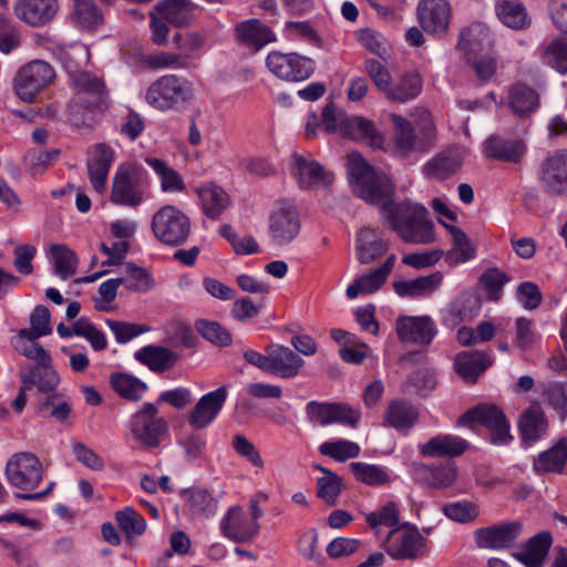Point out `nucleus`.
<instances>
[{
  "label": "nucleus",
  "instance_id": "nucleus-27",
  "mask_svg": "<svg viewBox=\"0 0 567 567\" xmlns=\"http://www.w3.org/2000/svg\"><path fill=\"white\" fill-rule=\"evenodd\" d=\"M389 250V245L381 237L379 228L363 227L355 240V256L360 264L368 265L381 258Z\"/></svg>",
  "mask_w": 567,
  "mask_h": 567
},
{
  "label": "nucleus",
  "instance_id": "nucleus-42",
  "mask_svg": "<svg viewBox=\"0 0 567 567\" xmlns=\"http://www.w3.org/2000/svg\"><path fill=\"white\" fill-rule=\"evenodd\" d=\"M509 106L519 116L535 112L539 105V95L525 83H515L508 93Z\"/></svg>",
  "mask_w": 567,
  "mask_h": 567
},
{
  "label": "nucleus",
  "instance_id": "nucleus-5",
  "mask_svg": "<svg viewBox=\"0 0 567 567\" xmlns=\"http://www.w3.org/2000/svg\"><path fill=\"white\" fill-rule=\"evenodd\" d=\"M391 121L394 126V141L396 151L403 156L411 153L414 148L426 150L432 145L435 137V126L429 112H423L419 126L420 136L416 137L411 123L401 115L391 114Z\"/></svg>",
  "mask_w": 567,
  "mask_h": 567
},
{
  "label": "nucleus",
  "instance_id": "nucleus-8",
  "mask_svg": "<svg viewBox=\"0 0 567 567\" xmlns=\"http://www.w3.org/2000/svg\"><path fill=\"white\" fill-rule=\"evenodd\" d=\"M157 414L158 410L153 403H145L130 421L133 437L145 449L157 447L167 431L166 421Z\"/></svg>",
  "mask_w": 567,
  "mask_h": 567
},
{
  "label": "nucleus",
  "instance_id": "nucleus-44",
  "mask_svg": "<svg viewBox=\"0 0 567 567\" xmlns=\"http://www.w3.org/2000/svg\"><path fill=\"white\" fill-rule=\"evenodd\" d=\"M422 86L423 81L420 74L406 72L395 84H390L384 94L391 101L404 103L419 96Z\"/></svg>",
  "mask_w": 567,
  "mask_h": 567
},
{
  "label": "nucleus",
  "instance_id": "nucleus-51",
  "mask_svg": "<svg viewBox=\"0 0 567 567\" xmlns=\"http://www.w3.org/2000/svg\"><path fill=\"white\" fill-rule=\"evenodd\" d=\"M103 106L71 99L68 104V121L78 130L91 128L95 122V112L102 110Z\"/></svg>",
  "mask_w": 567,
  "mask_h": 567
},
{
  "label": "nucleus",
  "instance_id": "nucleus-60",
  "mask_svg": "<svg viewBox=\"0 0 567 567\" xmlns=\"http://www.w3.org/2000/svg\"><path fill=\"white\" fill-rule=\"evenodd\" d=\"M127 278L124 279L125 287L131 291L146 292L151 290L155 282L146 269L136 266L135 264L126 265Z\"/></svg>",
  "mask_w": 567,
  "mask_h": 567
},
{
  "label": "nucleus",
  "instance_id": "nucleus-7",
  "mask_svg": "<svg viewBox=\"0 0 567 567\" xmlns=\"http://www.w3.org/2000/svg\"><path fill=\"white\" fill-rule=\"evenodd\" d=\"M266 66L276 78L289 82H301L315 72V61L296 52L271 51L266 58Z\"/></svg>",
  "mask_w": 567,
  "mask_h": 567
},
{
  "label": "nucleus",
  "instance_id": "nucleus-16",
  "mask_svg": "<svg viewBox=\"0 0 567 567\" xmlns=\"http://www.w3.org/2000/svg\"><path fill=\"white\" fill-rule=\"evenodd\" d=\"M70 87L73 90L72 99L92 105H104L107 100V90L104 82L91 72L80 71L70 74Z\"/></svg>",
  "mask_w": 567,
  "mask_h": 567
},
{
  "label": "nucleus",
  "instance_id": "nucleus-45",
  "mask_svg": "<svg viewBox=\"0 0 567 567\" xmlns=\"http://www.w3.org/2000/svg\"><path fill=\"white\" fill-rule=\"evenodd\" d=\"M315 467L323 474L321 477L317 478V496L327 505L334 506L339 495L344 488L342 477L319 464Z\"/></svg>",
  "mask_w": 567,
  "mask_h": 567
},
{
  "label": "nucleus",
  "instance_id": "nucleus-20",
  "mask_svg": "<svg viewBox=\"0 0 567 567\" xmlns=\"http://www.w3.org/2000/svg\"><path fill=\"white\" fill-rule=\"evenodd\" d=\"M16 16L31 27H43L51 22L59 11L58 0H18Z\"/></svg>",
  "mask_w": 567,
  "mask_h": 567
},
{
  "label": "nucleus",
  "instance_id": "nucleus-41",
  "mask_svg": "<svg viewBox=\"0 0 567 567\" xmlns=\"http://www.w3.org/2000/svg\"><path fill=\"white\" fill-rule=\"evenodd\" d=\"M340 132L353 140L367 141L373 147H381L383 142L373 123L360 116L342 120Z\"/></svg>",
  "mask_w": 567,
  "mask_h": 567
},
{
  "label": "nucleus",
  "instance_id": "nucleus-43",
  "mask_svg": "<svg viewBox=\"0 0 567 567\" xmlns=\"http://www.w3.org/2000/svg\"><path fill=\"white\" fill-rule=\"evenodd\" d=\"M567 462V439H560L553 447L542 452L534 461L537 473H560Z\"/></svg>",
  "mask_w": 567,
  "mask_h": 567
},
{
  "label": "nucleus",
  "instance_id": "nucleus-12",
  "mask_svg": "<svg viewBox=\"0 0 567 567\" xmlns=\"http://www.w3.org/2000/svg\"><path fill=\"white\" fill-rule=\"evenodd\" d=\"M539 183L553 196H567V151L548 154L539 166Z\"/></svg>",
  "mask_w": 567,
  "mask_h": 567
},
{
  "label": "nucleus",
  "instance_id": "nucleus-59",
  "mask_svg": "<svg viewBox=\"0 0 567 567\" xmlns=\"http://www.w3.org/2000/svg\"><path fill=\"white\" fill-rule=\"evenodd\" d=\"M509 281V277L498 268H488L480 277V284L485 289L488 299L498 301L503 293V287Z\"/></svg>",
  "mask_w": 567,
  "mask_h": 567
},
{
  "label": "nucleus",
  "instance_id": "nucleus-9",
  "mask_svg": "<svg viewBox=\"0 0 567 567\" xmlns=\"http://www.w3.org/2000/svg\"><path fill=\"white\" fill-rule=\"evenodd\" d=\"M383 547L393 559H415L424 555L426 540L415 526L404 524L389 533Z\"/></svg>",
  "mask_w": 567,
  "mask_h": 567
},
{
  "label": "nucleus",
  "instance_id": "nucleus-40",
  "mask_svg": "<svg viewBox=\"0 0 567 567\" xmlns=\"http://www.w3.org/2000/svg\"><path fill=\"white\" fill-rule=\"evenodd\" d=\"M71 19L87 31L97 30L104 22L103 12L93 0H73Z\"/></svg>",
  "mask_w": 567,
  "mask_h": 567
},
{
  "label": "nucleus",
  "instance_id": "nucleus-53",
  "mask_svg": "<svg viewBox=\"0 0 567 567\" xmlns=\"http://www.w3.org/2000/svg\"><path fill=\"white\" fill-rule=\"evenodd\" d=\"M54 274L65 280L76 272L78 257L65 245H53L51 247Z\"/></svg>",
  "mask_w": 567,
  "mask_h": 567
},
{
  "label": "nucleus",
  "instance_id": "nucleus-11",
  "mask_svg": "<svg viewBox=\"0 0 567 567\" xmlns=\"http://www.w3.org/2000/svg\"><path fill=\"white\" fill-rule=\"evenodd\" d=\"M54 78V70L44 61L35 60L22 66L16 79L14 89L24 102H33L35 95Z\"/></svg>",
  "mask_w": 567,
  "mask_h": 567
},
{
  "label": "nucleus",
  "instance_id": "nucleus-63",
  "mask_svg": "<svg viewBox=\"0 0 567 567\" xmlns=\"http://www.w3.org/2000/svg\"><path fill=\"white\" fill-rule=\"evenodd\" d=\"M443 512L449 518L458 523L472 522L480 515L478 506L471 502L446 504L443 507Z\"/></svg>",
  "mask_w": 567,
  "mask_h": 567
},
{
  "label": "nucleus",
  "instance_id": "nucleus-31",
  "mask_svg": "<svg viewBox=\"0 0 567 567\" xmlns=\"http://www.w3.org/2000/svg\"><path fill=\"white\" fill-rule=\"evenodd\" d=\"M492 364V358L482 351H463L455 357V372L467 382L477 378Z\"/></svg>",
  "mask_w": 567,
  "mask_h": 567
},
{
  "label": "nucleus",
  "instance_id": "nucleus-2",
  "mask_svg": "<svg viewBox=\"0 0 567 567\" xmlns=\"http://www.w3.org/2000/svg\"><path fill=\"white\" fill-rule=\"evenodd\" d=\"M148 186V173L142 165L123 163L113 176L110 200L118 206L135 208L146 198Z\"/></svg>",
  "mask_w": 567,
  "mask_h": 567
},
{
  "label": "nucleus",
  "instance_id": "nucleus-49",
  "mask_svg": "<svg viewBox=\"0 0 567 567\" xmlns=\"http://www.w3.org/2000/svg\"><path fill=\"white\" fill-rule=\"evenodd\" d=\"M354 478L369 486H381L391 482L388 470L382 465L353 462L349 465Z\"/></svg>",
  "mask_w": 567,
  "mask_h": 567
},
{
  "label": "nucleus",
  "instance_id": "nucleus-3",
  "mask_svg": "<svg viewBox=\"0 0 567 567\" xmlns=\"http://www.w3.org/2000/svg\"><path fill=\"white\" fill-rule=\"evenodd\" d=\"M195 97L193 82L184 76L166 74L147 89L145 100L154 109L166 112L181 110Z\"/></svg>",
  "mask_w": 567,
  "mask_h": 567
},
{
  "label": "nucleus",
  "instance_id": "nucleus-4",
  "mask_svg": "<svg viewBox=\"0 0 567 567\" xmlns=\"http://www.w3.org/2000/svg\"><path fill=\"white\" fill-rule=\"evenodd\" d=\"M151 228L161 244L176 247L187 241L192 225L183 210L173 205H165L154 213Z\"/></svg>",
  "mask_w": 567,
  "mask_h": 567
},
{
  "label": "nucleus",
  "instance_id": "nucleus-36",
  "mask_svg": "<svg viewBox=\"0 0 567 567\" xmlns=\"http://www.w3.org/2000/svg\"><path fill=\"white\" fill-rule=\"evenodd\" d=\"M196 192L203 213L210 219H217L229 205L228 194L214 183H206Z\"/></svg>",
  "mask_w": 567,
  "mask_h": 567
},
{
  "label": "nucleus",
  "instance_id": "nucleus-50",
  "mask_svg": "<svg viewBox=\"0 0 567 567\" xmlns=\"http://www.w3.org/2000/svg\"><path fill=\"white\" fill-rule=\"evenodd\" d=\"M145 162L159 177L163 192L178 193L185 189V184L179 173L169 167L164 161L155 157H147Z\"/></svg>",
  "mask_w": 567,
  "mask_h": 567
},
{
  "label": "nucleus",
  "instance_id": "nucleus-34",
  "mask_svg": "<svg viewBox=\"0 0 567 567\" xmlns=\"http://www.w3.org/2000/svg\"><path fill=\"white\" fill-rule=\"evenodd\" d=\"M196 8L190 0H164L155 7L158 16L175 27L188 25L194 19Z\"/></svg>",
  "mask_w": 567,
  "mask_h": 567
},
{
  "label": "nucleus",
  "instance_id": "nucleus-39",
  "mask_svg": "<svg viewBox=\"0 0 567 567\" xmlns=\"http://www.w3.org/2000/svg\"><path fill=\"white\" fill-rule=\"evenodd\" d=\"M461 166L462 161L458 153L446 150L429 161L424 166V172L429 178L444 181L454 175Z\"/></svg>",
  "mask_w": 567,
  "mask_h": 567
},
{
  "label": "nucleus",
  "instance_id": "nucleus-14",
  "mask_svg": "<svg viewBox=\"0 0 567 567\" xmlns=\"http://www.w3.org/2000/svg\"><path fill=\"white\" fill-rule=\"evenodd\" d=\"M219 528L229 540L246 544L259 534L260 525L254 518H249L248 513L241 507L233 506L223 516Z\"/></svg>",
  "mask_w": 567,
  "mask_h": 567
},
{
  "label": "nucleus",
  "instance_id": "nucleus-33",
  "mask_svg": "<svg viewBox=\"0 0 567 567\" xmlns=\"http://www.w3.org/2000/svg\"><path fill=\"white\" fill-rule=\"evenodd\" d=\"M477 312L478 299L471 293H463L444 310L442 324L449 329H455L463 321L475 317Z\"/></svg>",
  "mask_w": 567,
  "mask_h": 567
},
{
  "label": "nucleus",
  "instance_id": "nucleus-58",
  "mask_svg": "<svg viewBox=\"0 0 567 567\" xmlns=\"http://www.w3.org/2000/svg\"><path fill=\"white\" fill-rule=\"evenodd\" d=\"M369 526L378 534L380 526L394 527L399 524V508L394 502H388L381 508L375 512H371L364 515Z\"/></svg>",
  "mask_w": 567,
  "mask_h": 567
},
{
  "label": "nucleus",
  "instance_id": "nucleus-24",
  "mask_svg": "<svg viewBox=\"0 0 567 567\" xmlns=\"http://www.w3.org/2000/svg\"><path fill=\"white\" fill-rule=\"evenodd\" d=\"M526 144L520 138H506L494 134L484 142V154L488 158L505 163H520L525 153Z\"/></svg>",
  "mask_w": 567,
  "mask_h": 567
},
{
  "label": "nucleus",
  "instance_id": "nucleus-25",
  "mask_svg": "<svg viewBox=\"0 0 567 567\" xmlns=\"http://www.w3.org/2000/svg\"><path fill=\"white\" fill-rule=\"evenodd\" d=\"M269 374L281 379L298 377L305 367V360L289 347L270 346Z\"/></svg>",
  "mask_w": 567,
  "mask_h": 567
},
{
  "label": "nucleus",
  "instance_id": "nucleus-46",
  "mask_svg": "<svg viewBox=\"0 0 567 567\" xmlns=\"http://www.w3.org/2000/svg\"><path fill=\"white\" fill-rule=\"evenodd\" d=\"M453 240V249L446 255V260L452 264H463L475 257V247L467 235L456 226L444 224Z\"/></svg>",
  "mask_w": 567,
  "mask_h": 567
},
{
  "label": "nucleus",
  "instance_id": "nucleus-17",
  "mask_svg": "<svg viewBox=\"0 0 567 567\" xmlns=\"http://www.w3.org/2000/svg\"><path fill=\"white\" fill-rule=\"evenodd\" d=\"M523 526L518 522L478 528L474 533L475 544L480 548L504 549L512 546L522 534Z\"/></svg>",
  "mask_w": 567,
  "mask_h": 567
},
{
  "label": "nucleus",
  "instance_id": "nucleus-61",
  "mask_svg": "<svg viewBox=\"0 0 567 567\" xmlns=\"http://www.w3.org/2000/svg\"><path fill=\"white\" fill-rule=\"evenodd\" d=\"M116 520L127 536H140L145 532L144 517L133 507H125L116 513Z\"/></svg>",
  "mask_w": 567,
  "mask_h": 567
},
{
  "label": "nucleus",
  "instance_id": "nucleus-37",
  "mask_svg": "<svg viewBox=\"0 0 567 567\" xmlns=\"http://www.w3.org/2000/svg\"><path fill=\"white\" fill-rule=\"evenodd\" d=\"M134 358L153 372H164L178 360L172 350L159 346H146L135 352Z\"/></svg>",
  "mask_w": 567,
  "mask_h": 567
},
{
  "label": "nucleus",
  "instance_id": "nucleus-22",
  "mask_svg": "<svg viewBox=\"0 0 567 567\" xmlns=\"http://www.w3.org/2000/svg\"><path fill=\"white\" fill-rule=\"evenodd\" d=\"M114 159L115 152L107 144L101 143L93 147L86 166L90 183L97 193L105 190L109 172Z\"/></svg>",
  "mask_w": 567,
  "mask_h": 567
},
{
  "label": "nucleus",
  "instance_id": "nucleus-23",
  "mask_svg": "<svg viewBox=\"0 0 567 567\" xmlns=\"http://www.w3.org/2000/svg\"><path fill=\"white\" fill-rule=\"evenodd\" d=\"M395 260L396 257L392 254L381 266L355 278V280L347 288V297L349 299H354L359 295H370L378 291L392 272Z\"/></svg>",
  "mask_w": 567,
  "mask_h": 567
},
{
  "label": "nucleus",
  "instance_id": "nucleus-57",
  "mask_svg": "<svg viewBox=\"0 0 567 567\" xmlns=\"http://www.w3.org/2000/svg\"><path fill=\"white\" fill-rule=\"evenodd\" d=\"M319 452L329 456L338 462H346L349 458H354L360 455V446L351 441L337 440L332 442H324L319 446Z\"/></svg>",
  "mask_w": 567,
  "mask_h": 567
},
{
  "label": "nucleus",
  "instance_id": "nucleus-1",
  "mask_svg": "<svg viewBox=\"0 0 567 567\" xmlns=\"http://www.w3.org/2000/svg\"><path fill=\"white\" fill-rule=\"evenodd\" d=\"M348 176L353 193L378 207L384 227L394 231L402 241L414 245L434 241V225L429 219L427 209L406 199L394 203L392 182L368 164L360 153L348 155Z\"/></svg>",
  "mask_w": 567,
  "mask_h": 567
},
{
  "label": "nucleus",
  "instance_id": "nucleus-6",
  "mask_svg": "<svg viewBox=\"0 0 567 567\" xmlns=\"http://www.w3.org/2000/svg\"><path fill=\"white\" fill-rule=\"evenodd\" d=\"M481 424L491 432V443L506 445L513 436L509 432V422L504 412L495 404H480L466 411L457 421L458 425Z\"/></svg>",
  "mask_w": 567,
  "mask_h": 567
},
{
  "label": "nucleus",
  "instance_id": "nucleus-54",
  "mask_svg": "<svg viewBox=\"0 0 567 567\" xmlns=\"http://www.w3.org/2000/svg\"><path fill=\"white\" fill-rule=\"evenodd\" d=\"M184 495L193 514L206 517L215 514L218 502L208 489L189 488L184 491Z\"/></svg>",
  "mask_w": 567,
  "mask_h": 567
},
{
  "label": "nucleus",
  "instance_id": "nucleus-52",
  "mask_svg": "<svg viewBox=\"0 0 567 567\" xmlns=\"http://www.w3.org/2000/svg\"><path fill=\"white\" fill-rule=\"evenodd\" d=\"M110 383L118 395L132 401L140 400L147 389L144 382L123 372L111 374Z\"/></svg>",
  "mask_w": 567,
  "mask_h": 567
},
{
  "label": "nucleus",
  "instance_id": "nucleus-55",
  "mask_svg": "<svg viewBox=\"0 0 567 567\" xmlns=\"http://www.w3.org/2000/svg\"><path fill=\"white\" fill-rule=\"evenodd\" d=\"M421 471L427 485L435 488L450 487L457 477V470L453 463L443 464L437 467L423 465Z\"/></svg>",
  "mask_w": 567,
  "mask_h": 567
},
{
  "label": "nucleus",
  "instance_id": "nucleus-26",
  "mask_svg": "<svg viewBox=\"0 0 567 567\" xmlns=\"http://www.w3.org/2000/svg\"><path fill=\"white\" fill-rule=\"evenodd\" d=\"M237 41L247 48L259 51L265 45L276 42L274 31L258 19H247L235 27Z\"/></svg>",
  "mask_w": 567,
  "mask_h": 567
},
{
  "label": "nucleus",
  "instance_id": "nucleus-32",
  "mask_svg": "<svg viewBox=\"0 0 567 567\" xmlns=\"http://www.w3.org/2000/svg\"><path fill=\"white\" fill-rule=\"evenodd\" d=\"M495 14L505 27L512 30H526L532 24V18L519 0H497Z\"/></svg>",
  "mask_w": 567,
  "mask_h": 567
},
{
  "label": "nucleus",
  "instance_id": "nucleus-47",
  "mask_svg": "<svg viewBox=\"0 0 567 567\" xmlns=\"http://www.w3.org/2000/svg\"><path fill=\"white\" fill-rule=\"evenodd\" d=\"M494 40L489 30L482 23H474L462 30L457 47L465 52H474L484 48H491Z\"/></svg>",
  "mask_w": 567,
  "mask_h": 567
},
{
  "label": "nucleus",
  "instance_id": "nucleus-15",
  "mask_svg": "<svg viewBox=\"0 0 567 567\" xmlns=\"http://www.w3.org/2000/svg\"><path fill=\"white\" fill-rule=\"evenodd\" d=\"M301 224L298 212L290 205H281L269 216V234L277 246H286L297 238Z\"/></svg>",
  "mask_w": 567,
  "mask_h": 567
},
{
  "label": "nucleus",
  "instance_id": "nucleus-13",
  "mask_svg": "<svg viewBox=\"0 0 567 567\" xmlns=\"http://www.w3.org/2000/svg\"><path fill=\"white\" fill-rule=\"evenodd\" d=\"M398 338L403 343L427 347L437 334L434 320L427 316H400L395 321Z\"/></svg>",
  "mask_w": 567,
  "mask_h": 567
},
{
  "label": "nucleus",
  "instance_id": "nucleus-18",
  "mask_svg": "<svg viewBox=\"0 0 567 567\" xmlns=\"http://www.w3.org/2000/svg\"><path fill=\"white\" fill-rule=\"evenodd\" d=\"M227 395L228 390L225 385L203 395L188 416L189 425L196 430L208 426L223 410Z\"/></svg>",
  "mask_w": 567,
  "mask_h": 567
},
{
  "label": "nucleus",
  "instance_id": "nucleus-38",
  "mask_svg": "<svg viewBox=\"0 0 567 567\" xmlns=\"http://www.w3.org/2000/svg\"><path fill=\"white\" fill-rule=\"evenodd\" d=\"M442 280V272L436 271L427 276L417 277L413 280L395 281L393 288L401 297H420L437 290Z\"/></svg>",
  "mask_w": 567,
  "mask_h": 567
},
{
  "label": "nucleus",
  "instance_id": "nucleus-30",
  "mask_svg": "<svg viewBox=\"0 0 567 567\" xmlns=\"http://www.w3.org/2000/svg\"><path fill=\"white\" fill-rule=\"evenodd\" d=\"M419 419V410L409 401L403 399L392 400L384 413V425L393 427L399 432L411 430Z\"/></svg>",
  "mask_w": 567,
  "mask_h": 567
},
{
  "label": "nucleus",
  "instance_id": "nucleus-21",
  "mask_svg": "<svg viewBox=\"0 0 567 567\" xmlns=\"http://www.w3.org/2000/svg\"><path fill=\"white\" fill-rule=\"evenodd\" d=\"M417 18L427 33H443L450 23V3L447 0H421L417 6Z\"/></svg>",
  "mask_w": 567,
  "mask_h": 567
},
{
  "label": "nucleus",
  "instance_id": "nucleus-56",
  "mask_svg": "<svg viewBox=\"0 0 567 567\" xmlns=\"http://www.w3.org/2000/svg\"><path fill=\"white\" fill-rule=\"evenodd\" d=\"M197 332L208 342L217 347H228L233 338L230 332L217 321L199 319L195 323Z\"/></svg>",
  "mask_w": 567,
  "mask_h": 567
},
{
  "label": "nucleus",
  "instance_id": "nucleus-28",
  "mask_svg": "<svg viewBox=\"0 0 567 567\" xmlns=\"http://www.w3.org/2000/svg\"><path fill=\"white\" fill-rule=\"evenodd\" d=\"M293 176L301 188H315L328 186L332 183L333 176L326 173L321 165L311 159H307L299 154H293Z\"/></svg>",
  "mask_w": 567,
  "mask_h": 567
},
{
  "label": "nucleus",
  "instance_id": "nucleus-19",
  "mask_svg": "<svg viewBox=\"0 0 567 567\" xmlns=\"http://www.w3.org/2000/svg\"><path fill=\"white\" fill-rule=\"evenodd\" d=\"M551 545V534L543 530L520 544L512 556L525 567H545Z\"/></svg>",
  "mask_w": 567,
  "mask_h": 567
},
{
  "label": "nucleus",
  "instance_id": "nucleus-62",
  "mask_svg": "<svg viewBox=\"0 0 567 567\" xmlns=\"http://www.w3.org/2000/svg\"><path fill=\"white\" fill-rule=\"evenodd\" d=\"M75 336L85 338L95 351L104 350L107 346L105 334L87 318L81 317L74 322Z\"/></svg>",
  "mask_w": 567,
  "mask_h": 567
},
{
  "label": "nucleus",
  "instance_id": "nucleus-35",
  "mask_svg": "<svg viewBox=\"0 0 567 567\" xmlns=\"http://www.w3.org/2000/svg\"><path fill=\"white\" fill-rule=\"evenodd\" d=\"M468 444L465 440L454 435H437L432 437L427 443L420 446V452L429 457L460 456Z\"/></svg>",
  "mask_w": 567,
  "mask_h": 567
},
{
  "label": "nucleus",
  "instance_id": "nucleus-10",
  "mask_svg": "<svg viewBox=\"0 0 567 567\" xmlns=\"http://www.w3.org/2000/svg\"><path fill=\"white\" fill-rule=\"evenodd\" d=\"M6 476L9 483L17 488L33 489L42 481V463L33 453H16L7 463Z\"/></svg>",
  "mask_w": 567,
  "mask_h": 567
},
{
  "label": "nucleus",
  "instance_id": "nucleus-48",
  "mask_svg": "<svg viewBox=\"0 0 567 567\" xmlns=\"http://www.w3.org/2000/svg\"><path fill=\"white\" fill-rule=\"evenodd\" d=\"M20 378L23 384L29 385V388L37 385L43 393L54 391L60 382L56 371L50 364L33 367L27 372H21Z\"/></svg>",
  "mask_w": 567,
  "mask_h": 567
},
{
  "label": "nucleus",
  "instance_id": "nucleus-29",
  "mask_svg": "<svg viewBox=\"0 0 567 567\" xmlns=\"http://www.w3.org/2000/svg\"><path fill=\"white\" fill-rule=\"evenodd\" d=\"M518 429L524 442L534 443L548 431L547 416L539 403H532L519 416Z\"/></svg>",
  "mask_w": 567,
  "mask_h": 567
},
{
  "label": "nucleus",
  "instance_id": "nucleus-64",
  "mask_svg": "<svg viewBox=\"0 0 567 567\" xmlns=\"http://www.w3.org/2000/svg\"><path fill=\"white\" fill-rule=\"evenodd\" d=\"M545 61L561 73L567 72V43L556 40L545 50Z\"/></svg>",
  "mask_w": 567,
  "mask_h": 567
}]
</instances>
